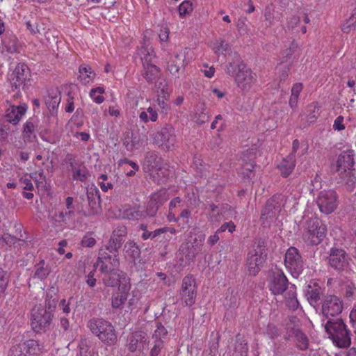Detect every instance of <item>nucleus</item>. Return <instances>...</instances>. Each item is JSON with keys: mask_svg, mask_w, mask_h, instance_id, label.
Instances as JSON below:
<instances>
[{"mask_svg": "<svg viewBox=\"0 0 356 356\" xmlns=\"http://www.w3.org/2000/svg\"><path fill=\"white\" fill-rule=\"evenodd\" d=\"M226 72L234 77L236 86L243 91H249L257 80L256 74L250 69L247 68L243 62L238 64L229 63Z\"/></svg>", "mask_w": 356, "mask_h": 356, "instance_id": "f257e3e1", "label": "nucleus"}, {"mask_svg": "<svg viewBox=\"0 0 356 356\" xmlns=\"http://www.w3.org/2000/svg\"><path fill=\"white\" fill-rule=\"evenodd\" d=\"M325 329L337 347L343 348L350 346L351 343L350 331L341 319H337L335 321H328Z\"/></svg>", "mask_w": 356, "mask_h": 356, "instance_id": "f03ea898", "label": "nucleus"}, {"mask_svg": "<svg viewBox=\"0 0 356 356\" xmlns=\"http://www.w3.org/2000/svg\"><path fill=\"white\" fill-rule=\"evenodd\" d=\"M113 307H118L127 300L131 288L130 279L125 273L117 270L113 271Z\"/></svg>", "mask_w": 356, "mask_h": 356, "instance_id": "7ed1b4c3", "label": "nucleus"}, {"mask_svg": "<svg viewBox=\"0 0 356 356\" xmlns=\"http://www.w3.org/2000/svg\"><path fill=\"white\" fill-rule=\"evenodd\" d=\"M326 226L317 218H310L305 222L302 238L310 245H318L325 237Z\"/></svg>", "mask_w": 356, "mask_h": 356, "instance_id": "20e7f679", "label": "nucleus"}, {"mask_svg": "<svg viewBox=\"0 0 356 356\" xmlns=\"http://www.w3.org/2000/svg\"><path fill=\"white\" fill-rule=\"evenodd\" d=\"M268 288L274 296L284 295L289 291L291 284L281 270L272 271L268 277Z\"/></svg>", "mask_w": 356, "mask_h": 356, "instance_id": "39448f33", "label": "nucleus"}, {"mask_svg": "<svg viewBox=\"0 0 356 356\" xmlns=\"http://www.w3.org/2000/svg\"><path fill=\"white\" fill-rule=\"evenodd\" d=\"M355 152L353 149L343 151L337 161V170L341 178H351L355 175V169L354 168Z\"/></svg>", "mask_w": 356, "mask_h": 356, "instance_id": "423d86ee", "label": "nucleus"}, {"mask_svg": "<svg viewBox=\"0 0 356 356\" xmlns=\"http://www.w3.org/2000/svg\"><path fill=\"white\" fill-rule=\"evenodd\" d=\"M284 266L293 277H298L304 270V261L299 250L290 247L285 253Z\"/></svg>", "mask_w": 356, "mask_h": 356, "instance_id": "0eeeda50", "label": "nucleus"}, {"mask_svg": "<svg viewBox=\"0 0 356 356\" xmlns=\"http://www.w3.org/2000/svg\"><path fill=\"white\" fill-rule=\"evenodd\" d=\"M29 76V67L24 63H18L8 77L13 90H16L14 97L17 98L19 96L20 89L24 86Z\"/></svg>", "mask_w": 356, "mask_h": 356, "instance_id": "6e6552de", "label": "nucleus"}, {"mask_svg": "<svg viewBox=\"0 0 356 356\" xmlns=\"http://www.w3.org/2000/svg\"><path fill=\"white\" fill-rule=\"evenodd\" d=\"M180 296L183 303L186 306L191 307L195 304L197 296V284L193 275L188 274L182 279Z\"/></svg>", "mask_w": 356, "mask_h": 356, "instance_id": "1a4fd4ad", "label": "nucleus"}, {"mask_svg": "<svg viewBox=\"0 0 356 356\" xmlns=\"http://www.w3.org/2000/svg\"><path fill=\"white\" fill-rule=\"evenodd\" d=\"M266 259V254L261 247L257 246L248 254L246 268L249 275L255 276L261 270Z\"/></svg>", "mask_w": 356, "mask_h": 356, "instance_id": "9d476101", "label": "nucleus"}, {"mask_svg": "<svg viewBox=\"0 0 356 356\" xmlns=\"http://www.w3.org/2000/svg\"><path fill=\"white\" fill-rule=\"evenodd\" d=\"M176 141L175 129L170 124H165L159 130L154 137V142L163 149H172Z\"/></svg>", "mask_w": 356, "mask_h": 356, "instance_id": "9b49d317", "label": "nucleus"}, {"mask_svg": "<svg viewBox=\"0 0 356 356\" xmlns=\"http://www.w3.org/2000/svg\"><path fill=\"white\" fill-rule=\"evenodd\" d=\"M343 308L342 300L334 295L326 296L322 302V314L327 318L340 314Z\"/></svg>", "mask_w": 356, "mask_h": 356, "instance_id": "f8f14e48", "label": "nucleus"}, {"mask_svg": "<svg viewBox=\"0 0 356 356\" xmlns=\"http://www.w3.org/2000/svg\"><path fill=\"white\" fill-rule=\"evenodd\" d=\"M338 196L335 191H321L318 195L317 204L320 211L325 214L332 213L338 206Z\"/></svg>", "mask_w": 356, "mask_h": 356, "instance_id": "ddd939ff", "label": "nucleus"}, {"mask_svg": "<svg viewBox=\"0 0 356 356\" xmlns=\"http://www.w3.org/2000/svg\"><path fill=\"white\" fill-rule=\"evenodd\" d=\"M51 314L44 308H35L31 314V326L37 332L44 330L50 324Z\"/></svg>", "mask_w": 356, "mask_h": 356, "instance_id": "4468645a", "label": "nucleus"}, {"mask_svg": "<svg viewBox=\"0 0 356 356\" xmlns=\"http://www.w3.org/2000/svg\"><path fill=\"white\" fill-rule=\"evenodd\" d=\"M185 59L186 52L182 50L169 55L167 69L172 76L178 78L184 72L186 66Z\"/></svg>", "mask_w": 356, "mask_h": 356, "instance_id": "2eb2a0df", "label": "nucleus"}, {"mask_svg": "<svg viewBox=\"0 0 356 356\" xmlns=\"http://www.w3.org/2000/svg\"><path fill=\"white\" fill-rule=\"evenodd\" d=\"M42 351L39 342L35 340H29L19 344L12 350L13 356H38Z\"/></svg>", "mask_w": 356, "mask_h": 356, "instance_id": "dca6fc26", "label": "nucleus"}, {"mask_svg": "<svg viewBox=\"0 0 356 356\" xmlns=\"http://www.w3.org/2000/svg\"><path fill=\"white\" fill-rule=\"evenodd\" d=\"M88 327L103 342H108L110 339L111 325L102 319L92 320Z\"/></svg>", "mask_w": 356, "mask_h": 356, "instance_id": "f3484780", "label": "nucleus"}, {"mask_svg": "<svg viewBox=\"0 0 356 356\" xmlns=\"http://www.w3.org/2000/svg\"><path fill=\"white\" fill-rule=\"evenodd\" d=\"M348 256L343 249L332 248L329 257L330 266L336 270H343L348 266Z\"/></svg>", "mask_w": 356, "mask_h": 356, "instance_id": "a211bd4d", "label": "nucleus"}, {"mask_svg": "<svg viewBox=\"0 0 356 356\" xmlns=\"http://www.w3.org/2000/svg\"><path fill=\"white\" fill-rule=\"evenodd\" d=\"M167 334L168 332L165 327L161 323H157L156 329L152 335L154 346L151 348L150 356H157L160 353L164 346L163 339Z\"/></svg>", "mask_w": 356, "mask_h": 356, "instance_id": "6ab92c4d", "label": "nucleus"}, {"mask_svg": "<svg viewBox=\"0 0 356 356\" xmlns=\"http://www.w3.org/2000/svg\"><path fill=\"white\" fill-rule=\"evenodd\" d=\"M27 110L26 104H22L19 106H11L6 111L5 118L6 121L14 125L19 123L22 116Z\"/></svg>", "mask_w": 356, "mask_h": 356, "instance_id": "aec40b11", "label": "nucleus"}, {"mask_svg": "<svg viewBox=\"0 0 356 356\" xmlns=\"http://www.w3.org/2000/svg\"><path fill=\"white\" fill-rule=\"evenodd\" d=\"M138 169L139 167L136 163L125 159L119 161L115 176L118 178L132 177Z\"/></svg>", "mask_w": 356, "mask_h": 356, "instance_id": "412c9836", "label": "nucleus"}, {"mask_svg": "<svg viewBox=\"0 0 356 356\" xmlns=\"http://www.w3.org/2000/svg\"><path fill=\"white\" fill-rule=\"evenodd\" d=\"M280 197V195H275L267 201L261 213L262 218L265 217L266 219L275 218L280 212L282 206L279 202L280 200H282Z\"/></svg>", "mask_w": 356, "mask_h": 356, "instance_id": "4be33fe9", "label": "nucleus"}, {"mask_svg": "<svg viewBox=\"0 0 356 356\" xmlns=\"http://www.w3.org/2000/svg\"><path fill=\"white\" fill-rule=\"evenodd\" d=\"M79 80L83 85L89 84L93 82L96 74L90 66L83 64L79 67Z\"/></svg>", "mask_w": 356, "mask_h": 356, "instance_id": "5701e85b", "label": "nucleus"}, {"mask_svg": "<svg viewBox=\"0 0 356 356\" xmlns=\"http://www.w3.org/2000/svg\"><path fill=\"white\" fill-rule=\"evenodd\" d=\"M60 96L57 92H49L45 97V104L52 115L57 113V109L60 102Z\"/></svg>", "mask_w": 356, "mask_h": 356, "instance_id": "b1692460", "label": "nucleus"}, {"mask_svg": "<svg viewBox=\"0 0 356 356\" xmlns=\"http://www.w3.org/2000/svg\"><path fill=\"white\" fill-rule=\"evenodd\" d=\"M296 295V286L294 284L290 285L289 291L284 294L287 307L293 311L298 309L300 306Z\"/></svg>", "mask_w": 356, "mask_h": 356, "instance_id": "393cba45", "label": "nucleus"}, {"mask_svg": "<svg viewBox=\"0 0 356 356\" xmlns=\"http://www.w3.org/2000/svg\"><path fill=\"white\" fill-rule=\"evenodd\" d=\"M124 254L128 260L135 261L140 257V250L136 243L129 241L124 245Z\"/></svg>", "mask_w": 356, "mask_h": 356, "instance_id": "a878e982", "label": "nucleus"}, {"mask_svg": "<svg viewBox=\"0 0 356 356\" xmlns=\"http://www.w3.org/2000/svg\"><path fill=\"white\" fill-rule=\"evenodd\" d=\"M87 196L90 207L95 212H97L100 207V198L98 189L95 186L90 187L87 190Z\"/></svg>", "mask_w": 356, "mask_h": 356, "instance_id": "bb28decb", "label": "nucleus"}, {"mask_svg": "<svg viewBox=\"0 0 356 356\" xmlns=\"http://www.w3.org/2000/svg\"><path fill=\"white\" fill-rule=\"evenodd\" d=\"M296 166V159L292 156H287L277 166L284 177L289 176Z\"/></svg>", "mask_w": 356, "mask_h": 356, "instance_id": "cd10ccee", "label": "nucleus"}, {"mask_svg": "<svg viewBox=\"0 0 356 356\" xmlns=\"http://www.w3.org/2000/svg\"><path fill=\"white\" fill-rule=\"evenodd\" d=\"M3 49L9 54H15L18 51L17 38L14 35H6L2 40Z\"/></svg>", "mask_w": 356, "mask_h": 356, "instance_id": "c85d7f7f", "label": "nucleus"}, {"mask_svg": "<svg viewBox=\"0 0 356 356\" xmlns=\"http://www.w3.org/2000/svg\"><path fill=\"white\" fill-rule=\"evenodd\" d=\"M143 75L147 82L152 83L159 77L160 70L154 64L143 65Z\"/></svg>", "mask_w": 356, "mask_h": 356, "instance_id": "c756f323", "label": "nucleus"}, {"mask_svg": "<svg viewBox=\"0 0 356 356\" xmlns=\"http://www.w3.org/2000/svg\"><path fill=\"white\" fill-rule=\"evenodd\" d=\"M138 54L140 56L143 65L153 64L152 61L155 57V54L152 47L143 46L140 49H138Z\"/></svg>", "mask_w": 356, "mask_h": 356, "instance_id": "7c9ffc66", "label": "nucleus"}, {"mask_svg": "<svg viewBox=\"0 0 356 356\" xmlns=\"http://www.w3.org/2000/svg\"><path fill=\"white\" fill-rule=\"evenodd\" d=\"M209 118V111L205 105L202 104L197 106L193 118L195 122L198 124H202L207 122Z\"/></svg>", "mask_w": 356, "mask_h": 356, "instance_id": "2f4dec72", "label": "nucleus"}, {"mask_svg": "<svg viewBox=\"0 0 356 356\" xmlns=\"http://www.w3.org/2000/svg\"><path fill=\"white\" fill-rule=\"evenodd\" d=\"M145 337V333L142 331L134 332L128 341V348L131 352H134L138 348V343Z\"/></svg>", "mask_w": 356, "mask_h": 356, "instance_id": "473e14b6", "label": "nucleus"}, {"mask_svg": "<svg viewBox=\"0 0 356 356\" xmlns=\"http://www.w3.org/2000/svg\"><path fill=\"white\" fill-rule=\"evenodd\" d=\"M35 122L33 119H29L26 122L22 133L23 138L25 140L31 141L33 138H35Z\"/></svg>", "mask_w": 356, "mask_h": 356, "instance_id": "72a5a7b5", "label": "nucleus"}, {"mask_svg": "<svg viewBox=\"0 0 356 356\" xmlns=\"http://www.w3.org/2000/svg\"><path fill=\"white\" fill-rule=\"evenodd\" d=\"M158 118V113L152 107H149L146 111H141L139 113L140 121L147 123L149 121L156 122Z\"/></svg>", "mask_w": 356, "mask_h": 356, "instance_id": "f704fd0d", "label": "nucleus"}, {"mask_svg": "<svg viewBox=\"0 0 356 356\" xmlns=\"http://www.w3.org/2000/svg\"><path fill=\"white\" fill-rule=\"evenodd\" d=\"M213 50L216 54H227L231 51V47L225 40H216L213 44Z\"/></svg>", "mask_w": 356, "mask_h": 356, "instance_id": "c9c22d12", "label": "nucleus"}, {"mask_svg": "<svg viewBox=\"0 0 356 356\" xmlns=\"http://www.w3.org/2000/svg\"><path fill=\"white\" fill-rule=\"evenodd\" d=\"M114 236H117L118 238H113V245L115 249H118L120 247L122 241L124 239V238L127 235V229L124 226H120L117 230L113 232Z\"/></svg>", "mask_w": 356, "mask_h": 356, "instance_id": "e433bc0d", "label": "nucleus"}, {"mask_svg": "<svg viewBox=\"0 0 356 356\" xmlns=\"http://www.w3.org/2000/svg\"><path fill=\"white\" fill-rule=\"evenodd\" d=\"M169 198L168 190L162 189L152 195L150 199L159 207L163 204Z\"/></svg>", "mask_w": 356, "mask_h": 356, "instance_id": "4c0bfd02", "label": "nucleus"}, {"mask_svg": "<svg viewBox=\"0 0 356 356\" xmlns=\"http://www.w3.org/2000/svg\"><path fill=\"white\" fill-rule=\"evenodd\" d=\"M308 147H302L300 146V143L298 139H295L292 143V148L290 154L288 156H292L296 158V154L298 156H302L307 152Z\"/></svg>", "mask_w": 356, "mask_h": 356, "instance_id": "58836bf2", "label": "nucleus"}, {"mask_svg": "<svg viewBox=\"0 0 356 356\" xmlns=\"http://www.w3.org/2000/svg\"><path fill=\"white\" fill-rule=\"evenodd\" d=\"M321 289L319 286L312 287L309 286V289L307 292L308 300L312 303H316L321 298Z\"/></svg>", "mask_w": 356, "mask_h": 356, "instance_id": "ea45409f", "label": "nucleus"}, {"mask_svg": "<svg viewBox=\"0 0 356 356\" xmlns=\"http://www.w3.org/2000/svg\"><path fill=\"white\" fill-rule=\"evenodd\" d=\"M147 140V136L145 134H142L138 136H135L134 134H131V145H128V150L131 151L134 149H138L142 145L144 144V143Z\"/></svg>", "mask_w": 356, "mask_h": 356, "instance_id": "a19ab883", "label": "nucleus"}, {"mask_svg": "<svg viewBox=\"0 0 356 356\" xmlns=\"http://www.w3.org/2000/svg\"><path fill=\"white\" fill-rule=\"evenodd\" d=\"M296 342L298 348L302 350L308 348L309 341L307 336L301 331H297L295 334Z\"/></svg>", "mask_w": 356, "mask_h": 356, "instance_id": "79ce46f5", "label": "nucleus"}, {"mask_svg": "<svg viewBox=\"0 0 356 356\" xmlns=\"http://www.w3.org/2000/svg\"><path fill=\"white\" fill-rule=\"evenodd\" d=\"M320 115V106L317 103H312L307 108V115L310 122H314Z\"/></svg>", "mask_w": 356, "mask_h": 356, "instance_id": "37998d69", "label": "nucleus"}, {"mask_svg": "<svg viewBox=\"0 0 356 356\" xmlns=\"http://www.w3.org/2000/svg\"><path fill=\"white\" fill-rule=\"evenodd\" d=\"M299 54V47L294 41L291 42L289 49L282 52L283 57L286 58V60L291 59L293 56L296 58Z\"/></svg>", "mask_w": 356, "mask_h": 356, "instance_id": "c03bdc74", "label": "nucleus"}, {"mask_svg": "<svg viewBox=\"0 0 356 356\" xmlns=\"http://www.w3.org/2000/svg\"><path fill=\"white\" fill-rule=\"evenodd\" d=\"M345 297L349 300H356V286L353 283L346 285L344 289Z\"/></svg>", "mask_w": 356, "mask_h": 356, "instance_id": "a18cd8bd", "label": "nucleus"}, {"mask_svg": "<svg viewBox=\"0 0 356 356\" xmlns=\"http://www.w3.org/2000/svg\"><path fill=\"white\" fill-rule=\"evenodd\" d=\"M193 3L189 0L183 1L179 6V13L181 17L190 13L193 10Z\"/></svg>", "mask_w": 356, "mask_h": 356, "instance_id": "49530a36", "label": "nucleus"}, {"mask_svg": "<svg viewBox=\"0 0 356 356\" xmlns=\"http://www.w3.org/2000/svg\"><path fill=\"white\" fill-rule=\"evenodd\" d=\"M158 155L155 152H149L146 153L145 163L148 166L154 167L158 164Z\"/></svg>", "mask_w": 356, "mask_h": 356, "instance_id": "de8ad7c7", "label": "nucleus"}, {"mask_svg": "<svg viewBox=\"0 0 356 356\" xmlns=\"http://www.w3.org/2000/svg\"><path fill=\"white\" fill-rule=\"evenodd\" d=\"M356 24V8L354 10V13L347 20L346 23L343 26L342 30L345 33L350 32L355 26Z\"/></svg>", "mask_w": 356, "mask_h": 356, "instance_id": "09e8293b", "label": "nucleus"}, {"mask_svg": "<svg viewBox=\"0 0 356 356\" xmlns=\"http://www.w3.org/2000/svg\"><path fill=\"white\" fill-rule=\"evenodd\" d=\"M49 275V270L44 266V264H39L35 270L34 277L39 280H44Z\"/></svg>", "mask_w": 356, "mask_h": 356, "instance_id": "8fccbe9b", "label": "nucleus"}, {"mask_svg": "<svg viewBox=\"0 0 356 356\" xmlns=\"http://www.w3.org/2000/svg\"><path fill=\"white\" fill-rule=\"evenodd\" d=\"M155 83V86L158 90H161V92L163 95V97H165L166 95H168V84L165 79L163 78H157Z\"/></svg>", "mask_w": 356, "mask_h": 356, "instance_id": "3c124183", "label": "nucleus"}, {"mask_svg": "<svg viewBox=\"0 0 356 356\" xmlns=\"http://www.w3.org/2000/svg\"><path fill=\"white\" fill-rule=\"evenodd\" d=\"M96 243V240L91 233H88L84 235L81 240V245L83 247H92Z\"/></svg>", "mask_w": 356, "mask_h": 356, "instance_id": "603ef678", "label": "nucleus"}, {"mask_svg": "<svg viewBox=\"0 0 356 356\" xmlns=\"http://www.w3.org/2000/svg\"><path fill=\"white\" fill-rule=\"evenodd\" d=\"M159 207V206L158 204H156L155 202H153L150 199L147 204V209H146L147 215L149 216H155Z\"/></svg>", "mask_w": 356, "mask_h": 356, "instance_id": "864d4df0", "label": "nucleus"}, {"mask_svg": "<svg viewBox=\"0 0 356 356\" xmlns=\"http://www.w3.org/2000/svg\"><path fill=\"white\" fill-rule=\"evenodd\" d=\"M265 19L272 24L274 22V9L273 5H268L265 8Z\"/></svg>", "mask_w": 356, "mask_h": 356, "instance_id": "5fc2aeb1", "label": "nucleus"}, {"mask_svg": "<svg viewBox=\"0 0 356 356\" xmlns=\"http://www.w3.org/2000/svg\"><path fill=\"white\" fill-rule=\"evenodd\" d=\"M101 257L99 258L97 261V266L99 267V270L102 273H107L108 272V267L105 265V261L103 260L104 259L106 260V262H108L110 264V258L106 259V257L104 256L103 250H101Z\"/></svg>", "mask_w": 356, "mask_h": 356, "instance_id": "6e6d98bb", "label": "nucleus"}, {"mask_svg": "<svg viewBox=\"0 0 356 356\" xmlns=\"http://www.w3.org/2000/svg\"><path fill=\"white\" fill-rule=\"evenodd\" d=\"M115 217L122 218H128V219H134L138 217V213H134L132 211L125 210L123 213L121 211H119V213H114Z\"/></svg>", "mask_w": 356, "mask_h": 356, "instance_id": "4d7b16f0", "label": "nucleus"}, {"mask_svg": "<svg viewBox=\"0 0 356 356\" xmlns=\"http://www.w3.org/2000/svg\"><path fill=\"white\" fill-rule=\"evenodd\" d=\"M254 168V165L252 163H246L243 167V178H250L252 176H254L252 174L253 169Z\"/></svg>", "mask_w": 356, "mask_h": 356, "instance_id": "13d9d810", "label": "nucleus"}, {"mask_svg": "<svg viewBox=\"0 0 356 356\" xmlns=\"http://www.w3.org/2000/svg\"><path fill=\"white\" fill-rule=\"evenodd\" d=\"M218 229L220 232L227 230L229 233H233L236 229V225L232 221H229L223 223Z\"/></svg>", "mask_w": 356, "mask_h": 356, "instance_id": "bf43d9fd", "label": "nucleus"}, {"mask_svg": "<svg viewBox=\"0 0 356 356\" xmlns=\"http://www.w3.org/2000/svg\"><path fill=\"white\" fill-rule=\"evenodd\" d=\"M166 232H170L172 234H175L176 233V229L172 227H165L156 229L154 231L153 237H156L157 236Z\"/></svg>", "mask_w": 356, "mask_h": 356, "instance_id": "052dcab7", "label": "nucleus"}, {"mask_svg": "<svg viewBox=\"0 0 356 356\" xmlns=\"http://www.w3.org/2000/svg\"><path fill=\"white\" fill-rule=\"evenodd\" d=\"M333 128L334 129V130L337 131H342L345 129L343 116L339 115L335 119L333 124Z\"/></svg>", "mask_w": 356, "mask_h": 356, "instance_id": "680f3d73", "label": "nucleus"}, {"mask_svg": "<svg viewBox=\"0 0 356 356\" xmlns=\"http://www.w3.org/2000/svg\"><path fill=\"white\" fill-rule=\"evenodd\" d=\"M8 279L6 276V273L0 268V293L4 291L6 288Z\"/></svg>", "mask_w": 356, "mask_h": 356, "instance_id": "e2e57ef3", "label": "nucleus"}, {"mask_svg": "<svg viewBox=\"0 0 356 356\" xmlns=\"http://www.w3.org/2000/svg\"><path fill=\"white\" fill-rule=\"evenodd\" d=\"M235 350L236 351L239 350L241 356H247L248 351L247 343H245L244 341L238 343V344L236 346Z\"/></svg>", "mask_w": 356, "mask_h": 356, "instance_id": "0e129e2a", "label": "nucleus"}, {"mask_svg": "<svg viewBox=\"0 0 356 356\" xmlns=\"http://www.w3.org/2000/svg\"><path fill=\"white\" fill-rule=\"evenodd\" d=\"M21 186L24 191H33L34 189V185L31 181V179H20Z\"/></svg>", "mask_w": 356, "mask_h": 356, "instance_id": "69168bd1", "label": "nucleus"}, {"mask_svg": "<svg viewBox=\"0 0 356 356\" xmlns=\"http://www.w3.org/2000/svg\"><path fill=\"white\" fill-rule=\"evenodd\" d=\"M221 233L220 232H218V229L216 230V232L213 234L209 236L207 239V243L211 246L214 245L216 243H218L220 238L218 236V234Z\"/></svg>", "mask_w": 356, "mask_h": 356, "instance_id": "338daca9", "label": "nucleus"}, {"mask_svg": "<svg viewBox=\"0 0 356 356\" xmlns=\"http://www.w3.org/2000/svg\"><path fill=\"white\" fill-rule=\"evenodd\" d=\"M59 307L66 314H69L71 311L69 303L64 299L60 302Z\"/></svg>", "mask_w": 356, "mask_h": 356, "instance_id": "774afa93", "label": "nucleus"}]
</instances>
